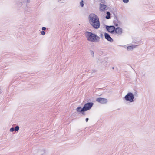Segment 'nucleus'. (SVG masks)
<instances>
[{"instance_id":"obj_1","label":"nucleus","mask_w":155,"mask_h":155,"mask_svg":"<svg viewBox=\"0 0 155 155\" xmlns=\"http://www.w3.org/2000/svg\"><path fill=\"white\" fill-rule=\"evenodd\" d=\"M88 19L90 24L94 28L97 29L100 27V23L97 16L91 14L89 16Z\"/></svg>"},{"instance_id":"obj_2","label":"nucleus","mask_w":155,"mask_h":155,"mask_svg":"<svg viewBox=\"0 0 155 155\" xmlns=\"http://www.w3.org/2000/svg\"><path fill=\"white\" fill-rule=\"evenodd\" d=\"M84 34L87 40L90 42L98 43L100 41V37L94 33L86 31Z\"/></svg>"},{"instance_id":"obj_3","label":"nucleus","mask_w":155,"mask_h":155,"mask_svg":"<svg viewBox=\"0 0 155 155\" xmlns=\"http://www.w3.org/2000/svg\"><path fill=\"white\" fill-rule=\"evenodd\" d=\"M134 95L132 93L128 92L124 97V98L126 101L130 102H132L134 101Z\"/></svg>"},{"instance_id":"obj_4","label":"nucleus","mask_w":155,"mask_h":155,"mask_svg":"<svg viewBox=\"0 0 155 155\" xmlns=\"http://www.w3.org/2000/svg\"><path fill=\"white\" fill-rule=\"evenodd\" d=\"M93 104H94L92 102H89L85 104L82 108V110L85 111L89 110L91 108Z\"/></svg>"},{"instance_id":"obj_5","label":"nucleus","mask_w":155,"mask_h":155,"mask_svg":"<svg viewBox=\"0 0 155 155\" xmlns=\"http://www.w3.org/2000/svg\"><path fill=\"white\" fill-rule=\"evenodd\" d=\"M106 28L108 32L112 34H114L115 28L114 26H107Z\"/></svg>"},{"instance_id":"obj_6","label":"nucleus","mask_w":155,"mask_h":155,"mask_svg":"<svg viewBox=\"0 0 155 155\" xmlns=\"http://www.w3.org/2000/svg\"><path fill=\"white\" fill-rule=\"evenodd\" d=\"M97 101L101 104H104L107 103V100L106 98H98L96 99Z\"/></svg>"},{"instance_id":"obj_7","label":"nucleus","mask_w":155,"mask_h":155,"mask_svg":"<svg viewBox=\"0 0 155 155\" xmlns=\"http://www.w3.org/2000/svg\"><path fill=\"white\" fill-rule=\"evenodd\" d=\"M114 33H115L117 35H121L122 33V29L121 28L118 27L115 28Z\"/></svg>"},{"instance_id":"obj_8","label":"nucleus","mask_w":155,"mask_h":155,"mask_svg":"<svg viewBox=\"0 0 155 155\" xmlns=\"http://www.w3.org/2000/svg\"><path fill=\"white\" fill-rule=\"evenodd\" d=\"M104 36L105 38L107 41L110 42H112L113 41V40L108 34L105 33L104 34Z\"/></svg>"},{"instance_id":"obj_9","label":"nucleus","mask_w":155,"mask_h":155,"mask_svg":"<svg viewBox=\"0 0 155 155\" xmlns=\"http://www.w3.org/2000/svg\"><path fill=\"white\" fill-rule=\"evenodd\" d=\"M100 9L101 11H103L106 8L107 6L106 5H104V4L101 3L100 4Z\"/></svg>"},{"instance_id":"obj_10","label":"nucleus","mask_w":155,"mask_h":155,"mask_svg":"<svg viewBox=\"0 0 155 155\" xmlns=\"http://www.w3.org/2000/svg\"><path fill=\"white\" fill-rule=\"evenodd\" d=\"M137 45H131L127 46V50L130 51L133 50V49L136 48Z\"/></svg>"},{"instance_id":"obj_11","label":"nucleus","mask_w":155,"mask_h":155,"mask_svg":"<svg viewBox=\"0 0 155 155\" xmlns=\"http://www.w3.org/2000/svg\"><path fill=\"white\" fill-rule=\"evenodd\" d=\"M82 108L81 107H79L76 108V110L78 112L82 113L83 114V112L84 111L82 110Z\"/></svg>"},{"instance_id":"obj_12","label":"nucleus","mask_w":155,"mask_h":155,"mask_svg":"<svg viewBox=\"0 0 155 155\" xmlns=\"http://www.w3.org/2000/svg\"><path fill=\"white\" fill-rule=\"evenodd\" d=\"M106 14L107 15L105 17V18L107 19H109L110 18V14L109 12H107Z\"/></svg>"},{"instance_id":"obj_13","label":"nucleus","mask_w":155,"mask_h":155,"mask_svg":"<svg viewBox=\"0 0 155 155\" xmlns=\"http://www.w3.org/2000/svg\"><path fill=\"white\" fill-rule=\"evenodd\" d=\"M42 152V154H41L43 155L44 154L45 152V150L44 149H42L41 150H39L38 151V152L40 153V152Z\"/></svg>"},{"instance_id":"obj_14","label":"nucleus","mask_w":155,"mask_h":155,"mask_svg":"<svg viewBox=\"0 0 155 155\" xmlns=\"http://www.w3.org/2000/svg\"><path fill=\"white\" fill-rule=\"evenodd\" d=\"M89 52H90V53L91 55V56L92 57H94V53L93 51L92 50H91L89 51Z\"/></svg>"},{"instance_id":"obj_15","label":"nucleus","mask_w":155,"mask_h":155,"mask_svg":"<svg viewBox=\"0 0 155 155\" xmlns=\"http://www.w3.org/2000/svg\"><path fill=\"white\" fill-rule=\"evenodd\" d=\"M19 127L18 126H17L15 127V131H18L19 130Z\"/></svg>"},{"instance_id":"obj_16","label":"nucleus","mask_w":155,"mask_h":155,"mask_svg":"<svg viewBox=\"0 0 155 155\" xmlns=\"http://www.w3.org/2000/svg\"><path fill=\"white\" fill-rule=\"evenodd\" d=\"M84 2L83 0H81L80 2V5L81 7H83L84 6Z\"/></svg>"},{"instance_id":"obj_17","label":"nucleus","mask_w":155,"mask_h":155,"mask_svg":"<svg viewBox=\"0 0 155 155\" xmlns=\"http://www.w3.org/2000/svg\"><path fill=\"white\" fill-rule=\"evenodd\" d=\"M113 23L115 26H117L118 25V23H117L116 21H113Z\"/></svg>"},{"instance_id":"obj_18","label":"nucleus","mask_w":155,"mask_h":155,"mask_svg":"<svg viewBox=\"0 0 155 155\" xmlns=\"http://www.w3.org/2000/svg\"><path fill=\"white\" fill-rule=\"evenodd\" d=\"M14 130H15V128H14L13 127L11 128L10 130V132H13Z\"/></svg>"},{"instance_id":"obj_19","label":"nucleus","mask_w":155,"mask_h":155,"mask_svg":"<svg viewBox=\"0 0 155 155\" xmlns=\"http://www.w3.org/2000/svg\"><path fill=\"white\" fill-rule=\"evenodd\" d=\"M123 2L124 3H127L129 2V0H123Z\"/></svg>"},{"instance_id":"obj_20","label":"nucleus","mask_w":155,"mask_h":155,"mask_svg":"<svg viewBox=\"0 0 155 155\" xmlns=\"http://www.w3.org/2000/svg\"><path fill=\"white\" fill-rule=\"evenodd\" d=\"M41 34L43 35H44L45 34V32L43 31H42L41 32Z\"/></svg>"},{"instance_id":"obj_21","label":"nucleus","mask_w":155,"mask_h":155,"mask_svg":"<svg viewBox=\"0 0 155 155\" xmlns=\"http://www.w3.org/2000/svg\"><path fill=\"white\" fill-rule=\"evenodd\" d=\"M46 28L45 27H42V30L43 31H45L46 30Z\"/></svg>"},{"instance_id":"obj_22","label":"nucleus","mask_w":155,"mask_h":155,"mask_svg":"<svg viewBox=\"0 0 155 155\" xmlns=\"http://www.w3.org/2000/svg\"><path fill=\"white\" fill-rule=\"evenodd\" d=\"M101 2L103 3V4L105 2V1L104 0H101Z\"/></svg>"},{"instance_id":"obj_23","label":"nucleus","mask_w":155,"mask_h":155,"mask_svg":"<svg viewBox=\"0 0 155 155\" xmlns=\"http://www.w3.org/2000/svg\"><path fill=\"white\" fill-rule=\"evenodd\" d=\"M88 120H89V119L88 118H86V122H88Z\"/></svg>"},{"instance_id":"obj_24","label":"nucleus","mask_w":155,"mask_h":155,"mask_svg":"<svg viewBox=\"0 0 155 155\" xmlns=\"http://www.w3.org/2000/svg\"><path fill=\"white\" fill-rule=\"evenodd\" d=\"M134 96H136L137 97L138 96L137 94H134Z\"/></svg>"},{"instance_id":"obj_25","label":"nucleus","mask_w":155,"mask_h":155,"mask_svg":"<svg viewBox=\"0 0 155 155\" xmlns=\"http://www.w3.org/2000/svg\"><path fill=\"white\" fill-rule=\"evenodd\" d=\"M27 2L28 3H29L30 2V0H27Z\"/></svg>"},{"instance_id":"obj_26","label":"nucleus","mask_w":155,"mask_h":155,"mask_svg":"<svg viewBox=\"0 0 155 155\" xmlns=\"http://www.w3.org/2000/svg\"><path fill=\"white\" fill-rule=\"evenodd\" d=\"M20 5L22 4V3H20Z\"/></svg>"}]
</instances>
